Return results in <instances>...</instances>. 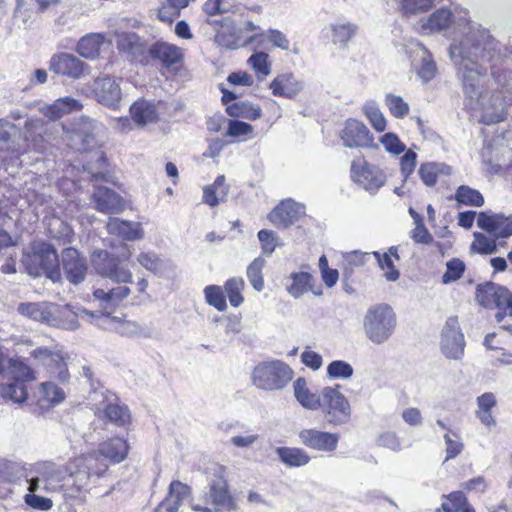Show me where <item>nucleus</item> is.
<instances>
[{"label": "nucleus", "instance_id": "obj_1", "mask_svg": "<svg viewBox=\"0 0 512 512\" xmlns=\"http://www.w3.org/2000/svg\"><path fill=\"white\" fill-rule=\"evenodd\" d=\"M449 56L465 95L481 107L483 123L504 120L512 105V76L507 75L512 45L502 47L481 24L466 21L461 39L450 44Z\"/></svg>", "mask_w": 512, "mask_h": 512}, {"label": "nucleus", "instance_id": "obj_2", "mask_svg": "<svg viewBox=\"0 0 512 512\" xmlns=\"http://www.w3.org/2000/svg\"><path fill=\"white\" fill-rule=\"evenodd\" d=\"M129 445L124 438L113 437L100 444L97 450L73 460V484L78 491L86 488L92 478L105 475L110 464H118L126 459Z\"/></svg>", "mask_w": 512, "mask_h": 512}, {"label": "nucleus", "instance_id": "obj_3", "mask_svg": "<svg viewBox=\"0 0 512 512\" xmlns=\"http://www.w3.org/2000/svg\"><path fill=\"white\" fill-rule=\"evenodd\" d=\"M396 325V314L392 307L385 303L372 305L363 317L364 334L376 345L388 341L393 335Z\"/></svg>", "mask_w": 512, "mask_h": 512}, {"label": "nucleus", "instance_id": "obj_4", "mask_svg": "<svg viewBox=\"0 0 512 512\" xmlns=\"http://www.w3.org/2000/svg\"><path fill=\"white\" fill-rule=\"evenodd\" d=\"M225 468L218 466L215 469L213 478L208 483V491L204 495L206 504L214 506V509L201 506L199 504L193 505L192 509L198 512H221L222 510L228 512H235L238 509L236 498L231 494L229 484L225 478Z\"/></svg>", "mask_w": 512, "mask_h": 512}, {"label": "nucleus", "instance_id": "obj_5", "mask_svg": "<svg viewBox=\"0 0 512 512\" xmlns=\"http://www.w3.org/2000/svg\"><path fill=\"white\" fill-rule=\"evenodd\" d=\"M341 385L326 386L321 390V409L324 421L331 426H345L350 423L352 408L347 397L340 391Z\"/></svg>", "mask_w": 512, "mask_h": 512}, {"label": "nucleus", "instance_id": "obj_6", "mask_svg": "<svg viewBox=\"0 0 512 512\" xmlns=\"http://www.w3.org/2000/svg\"><path fill=\"white\" fill-rule=\"evenodd\" d=\"M27 272L34 277L42 274L54 283L61 280L59 257L55 248L49 243H38L33 246L32 253L23 260Z\"/></svg>", "mask_w": 512, "mask_h": 512}, {"label": "nucleus", "instance_id": "obj_7", "mask_svg": "<svg viewBox=\"0 0 512 512\" xmlns=\"http://www.w3.org/2000/svg\"><path fill=\"white\" fill-rule=\"evenodd\" d=\"M293 378V370L280 360L264 361L255 366L252 372L253 384L261 390H281Z\"/></svg>", "mask_w": 512, "mask_h": 512}, {"label": "nucleus", "instance_id": "obj_8", "mask_svg": "<svg viewBox=\"0 0 512 512\" xmlns=\"http://www.w3.org/2000/svg\"><path fill=\"white\" fill-rule=\"evenodd\" d=\"M130 258V253L114 255L106 250L94 252L92 266L95 271L119 284L133 283L132 272L126 267L125 262Z\"/></svg>", "mask_w": 512, "mask_h": 512}, {"label": "nucleus", "instance_id": "obj_9", "mask_svg": "<svg viewBox=\"0 0 512 512\" xmlns=\"http://www.w3.org/2000/svg\"><path fill=\"white\" fill-rule=\"evenodd\" d=\"M30 356L42 367L50 379L65 385L70 382V373L67 366L68 354L59 349L37 347L30 352Z\"/></svg>", "mask_w": 512, "mask_h": 512}, {"label": "nucleus", "instance_id": "obj_10", "mask_svg": "<svg viewBox=\"0 0 512 512\" xmlns=\"http://www.w3.org/2000/svg\"><path fill=\"white\" fill-rule=\"evenodd\" d=\"M103 132L104 126L101 123L89 117H81L72 124L70 146L79 152L92 151L100 146Z\"/></svg>", "mask_w": 512, "mask_h": 512}, {"label": "nucleus", "instance_id": "obj_11", "mask_svg": "<svg viewBox=\"0 0 512 512\" xmlns=\"http://www.w3.org/2000/svg\"><path fill=\"white\" fill-rule=\"evenodd\" d=\"M91 403L98 412L102 411L111 423L119 427H124L130 423V413L127 406L120 405L116 395L109 390L97 391L95 389L91 396Z\"/></svg>", "mask_w": 512, "mask_h": 512}, {"label": "nucleus", "instance_id": "obj_12", "mask_svg": "<svg viewBox=\"0 0 512 512\" xmlns=\"http://www.w3.org/2000/svg\"><path fill=\"white\" fill-rule=\"evenodd\" d=\"M465 345L464 334L460 329L457 317L448 318L441 333L442 353L449 359L459 360L464 355Z\"/></svg>", "mask_w": 512, "mask_h": 512}, {"label": "nucleus", "instance_id": "obj_13", "mask_svg": "<svg viewBox=\"0 0 512 512\" xmlns=\"http://www.w3.org/2000/svg\"><path fill=\"white\" fill-rule=\"evenodd\" d=\"M406 54L411 60V66L423 83L432 80L437 72V66L428 49L418 41H411L406 46Z\"/></svg>", "mask_w": 512, "mask_h": 512}, {"label": "nucleus", "instance_id": "obj_14", "mask_svg": "<svg viewBox=\"0 0 512 512\" xmlns=\"http://www.w3.org/2000/svg\"><path fill=\"white\" fill-rule=\"evenodd\" d=\"M117 49L127 55L133 62L142 65L149 64V46L145 39L141 38L135 32L116 33Z\"/></svg>", "mask_w": 512, "mask_h": 512}, {"label": "nucleus", "instance_id": "obj_15", "mask_svg": "<svg viewBox=\"0 0 512 512\" xmlns=\"http://www.w3.org/2000/svg\"><path fill=\"white\" fill-rule=\"evenodd\" d=\"M353 180L371 194L376 193L385 183L384 173L365 161L355 160L351 165Z\"/></svg>", "mask_w": 512, "mask_h": 512}, {"label": "nucleus", "instance_id": "obj_16", "mask_svg": "<svg viewBox=\"0 0 512 512\" xmlns=\"http://www.w3.org/2000/svg\"><path fill=\"white\" fill-rule=\"evenodd\" d=\"M305 216V206L289 198L280 202L268 215L276 227L288 228Z\"/></svg>", "mask_w": 512, "mask_h": 512}, {"label": "nucleus", "instance_id": "obj_17", "mask_svg": "<svg viewBox=\"0 0 512 512\" xmlns=\"http://www.w3.org/2000/svg\"><path fill=\"white\" fill-rule=\"evenodd\" d=\"M93 92L96 100L112 109H117L121 101V88L119 82L110 76L98 77L93 83Z\"/></svg>", "mask_w": 512, "mask_h": 512}, {"label": "nucleus", "instance_id": "obj_18", "mask_svg": "<svg viewBox=\"0 0 512 512\" xmlns=\"http://www.w3.org/2000/svg\"><path fill=\"white\" fill-rule=\"evenodd\" d=\"M87 65L78 57L70 53H59L51 57L49 70L60 76L79 79Z\"/></svg>", "mask_w": 512, "mask_h": 512}, {"label": "nucleus", "instance_id": "obj_19", "mask_svg": "<svg viewBox=\"0 0 512 512\" xmlns=\"http://www.w3.org/2000/svg\"><path fill=\"white\" fill-rule=\"evenodd\" d=\"M62 268L68 281L74 285L84 281L88 269L86 259L72 247L62 251Z\"/></svg>", "mask_w": 512, "mask_h": 512}, {"label": "nucleus", "instance_id": "obj_20", "mask_svg": "<svg viewBox=\"0 0 512 512\" xmlns=\"http://www.w3.org/2000/svg\"><path fill=\"white\" fill-rule=\"evenodd\" d=\"M299 439L306 447L319 452H332L336 449L339 436L335 433L320 431L317 429H302Z\"/></svg>", "mask_w": 512, "mask_h": 512}, {"label": "nucleus", "instance_id": "obj_21", "mask_svg": "<svg viewBox=\"0 0 512 512\" xmlns=\"http://www.w3.org/2000/svg\"><path fill=\"white\" fill-rule=\"evenodd\" d=\"M92 200L95 209L104 214H119L125 209L124 199L114 190L105 186H96Z\"/></svg>", "mask_w": 512, "mask_h": 512}, {"label": "nucleus", "instance_id": "obj_22", "mask_svg": "<svg viewBox=\"0 0 512 512\" xmlns=\"http://www.w3.org/2000/svg\"><path fill=\"white\" fill-rule=\"evenodd\" d=\"M477 226L493 235L494 238H508L512 236V216L503 214L487 215L480 212L477 218Z\"/></svg>", "mask_w": 512, "mask_h": 512}, {"label": "nucleus", "instance_id": "obj_23", "mask_svg": "<svg viewBox=\"0 0 512 512\" xmlns=\"http://www.w3.org/2000/svg\"><path fill=\"white\" fill-rule=\"evenodd\" d=\"M341 139L344 146L349 148L369 147L373 140L366 125L355 119H349L346 122L341 132Z\"/></svg>", "mask_w": 512, "mask_h": 512}, {"label": "nucleus", "instance_id": "obj_24", "mask_svg": "<svg viewBox=\"0 0 512 512\" xmlns=\"http://www.w3.org/2000/svg\"><path fill=\"white\" fill-rule=\"evenodd\" d=\"M149 61L157 60L161 63V65L165 68H170L175 64H178L183 59V54L181 48L176 45L158 41L151 46H149L148 50Z\"/></svg>", "mask_w": 512, "mask_h": 512}, {"label": "nucleus", "instance_id": "obj_25", "mask_svg": "<svg viewBox=\"0 0 512 512\" xmlns=\"http://www.w3.org/2000/svg\"><path fill=\"white\" fill-rule=\"evenodd\" d=\"M191 494V488L178 480L169 485L168 495L157 506V512H177L183 501Z\"/></svg>", "mask_w": 512, "mask_h": 512}, {"label": "nucleus", "instance_id": "obj_26", "mask_svg": "<svg viewBox=\"0 0 512 512\" xmlns=\"http://www.w3.org/2000/svg\"><path fill=\"white\" fill-rule=\"evenodd\" d=\"M106 228L109 234L127 241L142 239L144 235L140 223L122 220L117 217H110Z\"/></svg>", "mask_w": 512, "mask_h": 512}, {"label": "nucleus", "instance_id": "obj_27", "mask_svg": "<svg viewBox=\"0 0 512 512\" xmlns=\"http://www.w3.org/2000/svg\"><path fill=\"white\" fill-rule=\"evenodd\" d=\"M507 296L512 300V292L509 289L493 282L479 284L476 288V300L488 309H493V304L499 301V298L505 299Z\"/></svg>", "mask_w": 512, "mask_h": 512}, {"label": "nucleus", "instance_id": "obj_28", "mask_svg": "<svg viewBox=\"0 0 512 512\" xmlns=\"http://www.w3.org/2000/svg\"><path fill=\"white\" fill-rule=\"evenodd\" d=\"M289 278L292 282L287 286V291L295 299L300 298L308 291L315 296H321L323 293L320 286L315 287L316 279L308 272L292 273Z\"/></svg>", "mask_w": 512, "mask_h": 512}, {"label": "nucleus", "instance_id": "obj_29", "mask_svg": "<svg viewBox=\"0 0 512 512\" xmlns=\"http://www.w3.org/2000/svg\"><path fill=\"white\" fill-rule=\"evenodd\" d=\"M83 108V104L78 100L70 96H65L56 99L52 104L46 105L41 108L42 114L51 119L58 120L64 115L78 112Z\"/></svg>", "mask_w": 512, "mask_h": 512}, {"label": "nucleus", "instance_id": "obj_30", "mask_svg": "<svg viewBox=\"0 0 512 512\" xmlns=\"http://www.w3.org/2000/svg\"><path fill=\"white\" fill-rule=\"evenodd\" d=\"M72 464H73V461L70 462L68 465V470L70 472V475L67 478H65L63 471L60 470L59 468H57L55 465H53V464L45 465L43 477H44V481L46 483L43 485V489H48V484L53 485L54 483H59L62 480H65V485H72L75 489L74 492L78 493L79 491L77 490L76 486L73 484V479H70L72 476V470L73 471L75 470V468L73 467ZM41 482H43V480L40 478L31 479L30 489L33 491L39 489L41 487V485H40Z\"/></svg>", "mask_w": 512, "mask_h": 512}, {"label": "nucleus", "instance_id": "obj_31", "mask_svg": "<svg viewBox=\"0 0 512 512\" xmlns=\"http://www.w3.org/2000/svg\"><path fill=\"white\" fill-rule=\"evenodd\" d=\"M270 89L275 96L292 98L303 89V84L292 73H284L271 82Z\"/></svg>", "mask_w": 512, "mask_h": 512}, {"label": "nucleus", "instance_id": "obj_32", "mask_svg": "<svg viewBox=\"0 0 512 512\" xmlns=\"http://www.w3.org/2000/svg\"><path fill=\"white\" fill-rule=\"evenodd\" d=\"M131 293V290L126 285H118L108 291L98 288L94 291V297L102 302V307L105 310H114L124 299Z\"/></svg>", "mask_w": 512, "mask_h": 512}, {"label": "nucleus", "instance_id": "obj_33", "mask_svg": "<svg viewBox=\"0 0 512 512\" xmlns=\"http://www.w3.org/2000/svg\"><path fill=\"white\" fill-rule=\"evenodd\" d=\"M294 396L300 405L308 410H317L321 406V393L311 392L304 378L299 377L293 383Z\"/></svg>", "mask_w": 512, "mask_h": 512}, {"label": "nucleus", "instance_id": "obj_34", "mask_svg": "<svg viewBox=\"0 0 512 512\" xmlns=\"http://www.w3.org/2000/svg\"><path fill=\"white\" fill-rule=\"evenodd\" d=\"M104 42V34L89 33L80 38L77 43L76 51L80 56L86 59H94L99 55Z\"/></svg>", "mask_w": 512, "mask_h": 512}, {"label": "nucleus", "instance_id": "obj_35", "mask_svg": "<svg viewBox=\"0 0 512 512\" xmlns=\"http://www.w3.org/2000/svg\"><path fill=\"white\" fill-rule=\"evenodd\" d=\"M130 115L139 126L155 122L158 117L156 106L147 100L135 101L130 107Z\"/></svg>", "mask_w": 512, "mask_h": 512}, {"label": "nucleus", "instance_id": "obj_36", "mask_svg": "<svg viewBox=\"0 0 512 512\" xmlns=\"http://www.w3.org/2000/svg\"><path fill=\"white\" fill-rule=\"evenodd\" d=\"M332 31V42L345 47L347 43L356 35L358 31V25L356 23L339 20L335 23L330 24Z\"/></svg>", "mask_w": 512, "mask_h": 512}, {"label": "nucleus", "instance_id": "obj_37", "mask_svg": "<svg viewBox=\"0 0 512 512\" xmlns=\"http://www.w3.org/2000/svg\"><path fill=\"white\" fill-rule=\"evenodd\" d=\"M276 453L281 462L288 467L305 466L310 461V456L301 448L277 447Z\"/></svg>", "mask_w": 512, "mask_h": 512}, {"label": "nucleus", "instance_id": "obj_38", "mask_svg": "<svg viewBox=\"0 0 512 512\" xmlns=\"http://www.w3.org/2000/svg\"><path fill=\"white\" fill-rule=\"evenodd\" d=\"M451 167L444 163L428 162L421 164L418 174L426 186L432 187L436 184L438 175H450Z\"/></svg>", "mask_w": 512, "mask_h": 512}, {"label": "nucleus", "instance_id": "obj_39", "mask_svg": "<svg viewBox=\"0 0 512 512\" xmlns=\"http://www.w3.org/2000/svg\"><path fill=\"white\" fill-rule=\"evenodd\" d=\"M226 112L231 117L244 118L248 120H256L262 115V109L260 106L253 105L246 101H240L228 105Z\"/></svg>", "mask_w": 512, "mask_h": 512}, {"label": "nucleus", "instance_id": "obj_40", "mask_svg": "<svg viewBox=\"0 0 512 512\" xmlns=\"http://www.w3.org/2000/svg\"><path fill=\"white\" fill-rule=\"evenodd\" d=\"M7 373L14 378V381L34 380V370L20 358H10L7 362Z\"/></svg>", "mask_w": 512, "mask_h": 512}, {"label": "nucleus", "instance_id": "obj_41", "mask_svg": "<svg viewBox=\"0 0 512 512\" xmlns=\"http://www.w3.org/2000/svg\"><path fill=\"white\" fill-rule=\"evenodd\" d=\"M227 195V189L225 187V176L219 175L214 183L204 188L203 201L210 207H215L219 204V201L225 198Z\"/></svg>", "mask_w": 512, "mask_h": 512}, {"label": "nucleus", "instance_id": "obj_42", "mask_svg": "<svg viewBox=\"0 0 512 512\" xmlns=\"http://www.w3.org/2000/svg\"><path fill=\"white\" fill-rule=\"evenodd\" d=\"M452 13L450 10L441 8L436 10L429 18L422 24L424 30L442 31L449 27L452 22Z\"/></svg>", "mask_w": 512, "mask_h": 512}, {"label": "nucleus", "instance_id": "obj_43", "mask_svg": "<svg viewBox=\"0 0 512 512\" xmlns=\"http://www.w3.org/2000/svg\"><path fill=\"white\" fill-rule=\"evenodd\" d=\"M60 317L64 319L62 327L67 330H75L79 327V318L93 317V313L89 312L84 308H77V311L73 310L70 305H66L58 310Z\"/></svg>", "mask_w": 512, "mask_h": 512}, {"label": "nucleus", "instance_id": "obj_44", "mask_svg": "<svg viewBox=\"0 0 512 512\" xmlns=\"http://www.w3.org/2000/svg\"><path fill=\"white\" fill-rule=\"evenodd\" d=\"M51 379L40 384V392L42 400L49 403L51 406H56L62 403L66 398V393L58 384Z\"/></svg>", "mask_w": 512, "mask_h": 512}, {"label": "nucleus", "instance_id": "obj_45", "mask_svg": "<svg viewBox=\"0 0 512 512\" xmlns=\"http://www.w3.org/2000/svg\"><path fill=\"white\" fill-rule=\"evenodd\" d=\"M266 265V261L263 257L259 256L255 258L247 267L246 275L251 286L257 292H261L264 289V278L263 269Z\"/></svg>", "mask_w": 512, "mask_h": 512}, {"label": "nucleus", "instance_id": "obj_46", "mask_svg": "<svg viewBox=\"0 0 512 512\" xmlns=\"http://www.w3.org/2000/svg\"><path fill=\"white\" fill-rule=\"evenodd\" d=\"M0 392L5 400H11L14 403H23L28 396L27 387L21 381L2 384Z\"/></svg>", "mask_w": 512, "mask_h": 512}, {"label": "nucleus", "instance_id": "obj_47", "mask_svg": "<svg viewBox=\"0 0 512 512\" xmlns=\"http://www.w3.org/2000/svg\"><path fill=\"white\" fill-rule=\"evenodd\" d=\"M454 198L459 204L467 206L481 207L484 204L482 194L478 190L466 185H461L457 188Z\"/></svg>", "mask_w": 512, "mask_h": 512}, {"label": "nucleus", "instance_id": "obj_48", "mask_svg": "<svg viewBox=\"0 0 512 512\" xmlns=\"http://www.w3.org/2000/svg\"><path fill=\"white\" fill-rule=\"evenodd\" d=\"M244 287L245 282L241 277H233L225 282L224 290L231 306L239 307L243 303L244 297L242 295V291Z\"/></svg>", "mask_w": 512, "mask_h": 512}, {"label": "nucleus", "instance_id": "obj_49", "mask_svg": "<svg viewBox=\"0 0 512 512\" xmlns=\"http://www.w3.org/2000/svg\"><path fill=\"white\" fill-rule=\"evenodd\" d=\"M264 37H267L275 47H278L282 50H288L290 47V42L286 35L276 29H269L266 33L262 32L260 34L251 36L250 38L244 41V45H249L257 41L258 39H262Z\"/></svg>", "mask_w": 512, "mask_h": 512}, {"label": "nucleus", "instance_id": "obj_50", "mask_svg": "<svg viewBox=\"0 0 512 512\" xmlns=\"http://www.w3.org/2000/svg\"><path fill=\"white\" fill-rule=\"evenodd\" d=\"M466 270L465 263L459 258H452L446 262V271L442 276V283L447 285L459 280Z\"/></svg>", "mask_w": 512, "mask_h": 512}, {"label": "nucleus", "instance_id": "obj_51", "mask_svg": "<svg viewBox=\"0 0 512 512\" xmlns=\"http://www.w3.org/2000/svg\"><path fill=\"white\" fill-rule=\"evenodd\" d=\"M269 55L265 52H257L252 54L248 59V64L255 71L257 78L262 80L271 72L268 62Z\"/></svg>", "mask_w": 512, "mask_h": 512}, {"label": "nucleus", "instance_id": "obj_52", "mask_svg": "<svg viewBox=\"0 0 512 512\" xmlns=\"http://www.w3.org/2000/svg\"><path fill=\"white\" fill-rule=\"evenodd\" d=\"M206 302L216 308L218 311H225L227 309V303L224 295V291L220 286L209 285L204 289Z\"/></svg>", "mask_w": 512, "mask_h": 512}, {"label": "nucleus", "instance_id": "obj_53", "mask_svg": "<svg viewBox=\"0 0 512 512\" xmlns=\"http://www.w3.org/2000/svg\"><path fill=\"white\" fill-rule=\"evenodd\" d=\"M364 113L366 117L369 119L371 125L373 128L378 131L382 132L386 128V119L382 112L379 110L375 102H367L363 106Z\"/></svg>", "mask_w": 512, "mask_h": 512}, {"label": "nucleus", "instance_id": "obj_54", "mask_svg": "<svg viewBox=\"0 0 512 512\" xmlns=\"http://www.w3.org/2000/svg\"><path fill=\"white\" fill-rule=\"evenodd\" d=\"M385 104L395 118H403L409 113V105L402 97L388 93Z\"/></svg>", "mask_w": 512, "mask_h": 512}, {"label": "nucleus", "instance_id": "obj_55", "mask_svg": "<svg viewBox=\"0 0 512 512\" xmlns=\"http://www.w3.org/2000/svg\"><path fill=\"white\" fill-rule=\"evenodd\" d=\"M373 255L376 258L380 268L385 270L384 276L388 281L394 282L399 279L400 273L395 268L393 259L390 258L389 254H381L378 251H374Z\"/></svg>", "mask_w": 512, "mask_h": 512}, {"label": "nucleus", "instance_id": "obj_56", "mask_svg": "<svg viewBox=\"0 0 512 512\" xmlns=\"http://www.w3.org/2000/svg\"><path fill=\"white\" fill-rule=\"evenodd\" d=\"M353 367L346 361L335 360L327 366V375L332 379H347L353 375Z\"/></svg>", "mask_w": 512, "mask_h": 512}, {"label": "nucleus", "instance_id": "obj_57", "mask_svg": "<svg viewBox=\"0 0 512 512\" xmlns=\"http://www.w3.org/2000/svg\"><path fill=\"white\" fill-rule=\"evenodd\" d=\"M444 441L446 444V459L445 461H448L450 459H453L457 457L464 448V444L460 438V436L455 433H446L444 435Z\"/></svg>", "mask_w": 512, "mask_h": 512}, {"label": "nucleus", "instance_id": "obj_58", "mask_svg": "<svg viewBox=\"0 0 512 512\" xmlns=\"http://www.w3.org/2000/svg\"><path fill=\"white\" fill-rule=\"evenodd\" d=\"M380 143L385 150L391 154L399 155L406 150L405 144L392 132L385 133L380 137Z\"/></svg>", "mask_w": 512, "mask_h": 512}, {"label": "nucleus", "instance_id": "obj_59", "mask_svg": "<svg viewBox=\"0 0 512 512\" xmlns=\"http://www.w3.org/2000/svg\"><path fill=\"white\" fill-rule=\"evenodd\" d=\"M475 242L472 244V248L477 247V251L480 254H494L497 252L496 241L493 238H489L486 235L476 232L474 233Z\"/></svg>", "mask_w": 512, "mask_h": 512}, {"label": "nucleus", "instance_id": "obj_60", "mask_svg": "<svg viewBox=\"0 0 512 512\" xmlns=\"http://www.w3.org/2000/svg\"><path fill=\"white\" fill-rule=\"evenodd\" d=\"M257 236L261 243L262 254L265 256L272 255L277 246L275 233L271 230L262 229Z\"/></svg>", "mask_w": 512, "mask_h": 512}, {"label": "nucleus", "instance_id": "obj_61", "mask_svg": "<svg viewBox=\"0 0 512 512\" xmlns=\"http://www.w3.org/2000/svg\"><path fill=\"white\" fill-rule=\"evenodd\" d=\"M416 163L417 154L412 150H407L400 158V170L404 180H407L408 177L414 172Z\"/></svg>", "mask_w": 512, "mask_h": 512}, {"label": "nucleus", "instance_id": "obj_62", "mask_svg": "<svg viewBox=\"0 0 512 512\" xmlns=\"http://www.w3.org/2000/svg\"><path fill=\"white\" fill-rule=\"evenodd\" d=\"M138 263L146 270L157 273L161 267V261L155 253L142 252L137 256Z\"/></svg>", "mask_w": 512, "mask_h": 512}, {"label": "nucleus", "instance_id": "obj_63", "mask_svg": "<svg viewBox=\"0 0 512 512\" xmlns=\"http://www.w3.org/2000/svg\"><path fill=\"white\" fill-rule=\"evenodd\" d=\"M369 258V253L361 252L358 250L347 252L343 256L345 265L348 266L351 270L354 267H360L365 265L368 262Z\"/></svg>", "mask_w": 512, "mask_h": 512}, {"label": "nucleus", "instance_id": "obj_64", "mask_svg": "<svg viewBox=\"0 0 512 512\" xmlns=\"http://www.w3.org/2000/svg\"><path fill=\"white\" fill-rule=\"evenodd\" d=\"M252 132L253 127L249 123L239 120H230L226 134L230 137H239L249 135Z\"/></svg>", "mask_w": 512, "mask_h": 512}]
</instances>
